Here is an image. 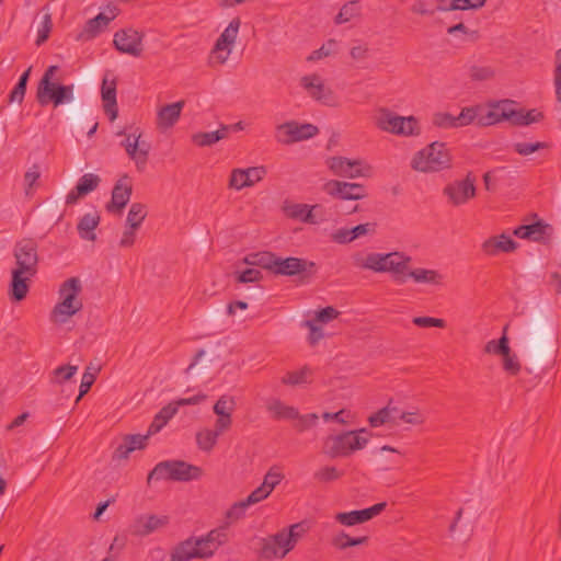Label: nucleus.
<instances>
[{"label":"nucleus","mask_w":561,"mask_h":561,"mask_svg":"<svg viewBox=\"0 0 561 561\" xmlns=\"http://www.w3.org/2000/svg\"><path fill=\"white\" fill-rule=\"evenodd\" d=\"M16 267L12 270L10 297L14 301L23 300L30 289V280L37 272V244L32 239L16 242L13 251Z\"/></svg>","instance_id":"obj_1"},{"label":"nucleus","mask_w":561,"mask_h":561,"mask_svg":"<svg viewBox=\"0 0 561 561\" xmlns=\"http://www.w3.org/2000/svg\"><path fill=\"white\" fill-rule=\"evenodd\" d=\"M453 167V156L445 142L433 141L416 151L411 168L422 173H436Z\"/></svg>","instance_id":"obj_2"},{"label":"nucleus","mask_w":561,"mask_h":561,"mask_svg":"<svg viewBox=\"0 0 561 561\" xmlns=\"http://www.w3.org/2000/svg\"><path fill=\"white\" fill-rule=\"evenodd\" d=\"M58 70V66H49L37 84L36 100L42 106L53 104L54 107H58L73 101V84H60L53 81Z\"/></svg>","instance_id":"obj_3"},{"label":"nucleus","mask_w":561,"mask_h":561,"mask_svg":"<svg viewBox=\"0 0 561 561\" xmlns=\"http://www.w3.org/2000/svg\"><path fill=\"white\" fill-rule=\"evenodd\" d=\"M364 433H367V431L360 428L330 435L323 440L322 453L332 459L348 457L353 453L362 450L368 444V437L362 436Z\"/></svg>","instance_id":"obj_4"},{"label":"nucleus","mask_w":561,"mask_h":561,"mask_svg":"<svg viewBox=\"0 0 561 561\" xmlns=\"http://www.w3.org/2000/svg\"><path fill=\"white\" fill-rule=\"evenodd\" d=\"M202 468L183 460H165L157 463L149 472L147 482L151 480L193 481L202 477Z\"/></svg>","instance_id":"obj_5"},{"label":"nucleus","mask_w":561,"mask_h":561,"mask_svg":"<svg viewBox=\"0 0 561 561\" xmlns=\"http://www.w3.org/2000/svg\"><path fill=\"white\" fill-rule=\"evenodd\" d=\"M376 125L379 129L399 136H419L421 128L414 116H400L388 108H381L376 116Z\"/></svg>","instance_id":"obj_6"},{"label":"nucleus","mask_w":561,"mask_h":561,"mask_svg":"<svg viewBox=\"0 0 561 561\" xmlns=\"http://www.w3.org/2000/svg\"><path fill=\"white\" fill-rule=\"evenodd\" d=\"M513 234L519 239L529 240L542 244L550 242L553 227L531 213L524 218V224L513 230Z\"/></svg>","instance_id":"obj_7"},{"label":"nucleus","mask_w":561,"mask_h":561,"mask_svg":"<svg viewBox=\"0 0 561 561\" xmlns=\"http://www.w3.org/2000/svg\"><path fill=\"white\" fill-rule=\"evenodd\" d=\"M314 273V262L296 256L282 257L277 255L273 274L288 277L298 276L301 284H307Z\"/></svg>","instance_id":"obj_8"},{"label":"nucleus","mask_w":561,"mask_h":561,"mask_svg":"<svg viewBox=\"0 0 561 561\" xmlns=\"http://www.w3.org/2000/svg\"><path fill=\"white\" fill-rule=\"evenodd\" d=\"M318 134L319 128L313 124L289 121L276 126L274 137L282 145H291L308 140Z\"/></svg>","instance_id":"obj_9"},{"label":"nucleus","mask_w":561,"mask_h":561,"mask_svg":"<svg viewBox=\"0 0 561 561\" xmlns=\"http://www.w3.org/2000/svg\"><path fill=\"white\" fill-rule=\"evenodd\" d=\"M531 331L530 346L534 357L537 362H542L554 346V331L541 318L535 319Z\"/></svg>","instance_id":"obj_10"},{"label":"nucleus","mask_w":561,"mask_h":561,"mask_svg":"<svg viewBox=\"0 0 561 561\" xmlns=\"http://www.w3.org/2000/svg\"><path fill=\"white\" fill-rule=\"evenodd\" d=\"M240 26L241 20L239 16L233 18L230 21L228 26L217 38L210 51V62L224 65L229 59V56L232 53L236 39L238 37Z\"/></svg>","instance_id":"obj_11"},{"label":"nucleus","mask_w":561,"mask_h":561,"mask_svg":"<svg viewBox=\"0 0 561 561\" xmlns=\"http://www.w3.org/2000/svg\"><path fill=\"white\" fill-rule=\"evenodd\" d=\"M476 178L471 172L462 180L448 183L443 190V194L447 197L448 203L455 207L467 204L476 196Z\"/></svg>","instance_id":"obj_12"},{"label":"nucleus","mask_w":561,"mask_h":561,"mask_svg":"<svg viewBox=\"0 0 561 561\" xmlns=\"http://www.w3.org/2000/svg\"><path fill=\"white\" fill-rule=\"evenodd\" d=\"M294 548L293 540L286 536V529H282L275 535L261 539L259 556L264 560L283 559Z\"/></svg>","instance_id":"obj_13"},{"label":"nucleus","mask_w":561,"mask_h":561,"mask_svg":"<svg viewBox=\"0 0 561 561\" xmlns=\"http://www.w3.org/2000/svg\"><path fill=\"white\" fill-rule=\"evenodd\" d=\"M323 190L328 195L344 201H358L367 196L366 187L359 183L330 180Z\"/></svg>","instance_id":"obj_14"},{"label":"nucleus","mask_w":561,"mask_h":561,"mask_svg":"<svg viewBox=\"0 0 561 561\" xmlns=\"http://www.w3.org/2000/svg\"><path fill=\"white\" fill-rule=\"evenodd\" d=\"M301 87L307 91L309 96L328 106L337 104L336 96L333 91L325 87L318 75L304 76L300 79Z\"/></svg>","instance_id":"obj_15"},{"label":"nucleus","mask_w":561,"mask_h":561,"mask_svg":"<svg viewBox=\"0 0 561 561\" xmlns=\"http://www.w3.org/2000/svg\"><path fill=\"white\" fill-rule=\"evenodd\" d=\"M142 38V33L134 28H126L117 31L114 34L113 43L118 51L128 54L133 57H139L144 51Z\"/></svg>","instance_id":"obj_16"},{"label":"nucleus","mask_w":561,"mask_h":561,"mask_svg":"<svg viewBox=\"0 0 561 561\" xmlns=\"http://www.w3.org/2000/svg\"><path fill=\"white\" fill-rule=\"evenodd\" d=\"M266 174L267 169L264 165L250 167L247 169H233L230 173L228 186L230 188L241 191L262 181Z\"/></svg>","instance_id":"obj_17"},{"label":"nucleus","mask_w":561,"mask_h":561,"mask_svg":"<svg viewBox=\"0 0 561 561\" xmlns=\"http://www.w3.org/2000/svg\"><path fill=\"white\" fill-rule=\"evenodd\" d=\"M133 194V183L128 174H123L112 190L111 202L106 205L110 213L121 214Z\"/></svg>","instance_id":"obj_18"},{"label":"nucleus","mask_w":561,"mask_h":561,"mask_svg":"<svg viewBox=\"0 0 561 561\" xmlns=\"http://www.w3.org/2000/svg\"><path fill=\"white\" fill-rule=\"evenodd\" d=\"M386 506V502H380L364 510L337 513L335 519L344 526L363 524L383 512Z\"/></svg>","instance_id":"obj_19"},{"label":"nucleus","mask_w":561,"mask_h":561,"mask_svg":"<svg viewBox=\"0 0 561 561\" xmlns=\"http://www.w3.org/2000/svg\"><path fill=\"white\" fill-rule=\"evenodd\" d=\"M327 164L336 176L355 179L365 175L360 160H351L345 157H331Z\"/></svg>","instance_id":"obj_20"},{"label":"nucleus","mask_w":561,"mask_h":561,"mask_svg":"<svg viewBox=\"0 0 561 561\" xmlns=\"http://www.w3.org/2000/svg\"><path fill=\"white\" fill-rule=\"evenodd\" d=\"M228 540L227 525L211 529L206 536L197 538L196 545L204 558H210Z\"/></svg>","instance_id":"obj_21"},{"label":"nucleus","mask_w":561,"mask_h":561,"mask_svg":"<svg viewBox=\"0 0 561 561\" xmlns=\"http://www.w3.org/2000/svg\"><path fill=\"white\" fill-rule=\"evenodd\" d=\"M512 103L510 100H503L491 104L486 113L478 118V124L491 126L502 121H511L514 114V108L510 106Z\"/></svg>","instance_id":"obj_22"},{"label":"nucleus","mask_w":561,"mask_h":561,"mask_svg":"<svg viewBox=\"0 0 561 561\" xmlns=\"http://www.w3.org/2000/svg\"><path fill=\"white\" fill-rule=\"evenodd\" d=\"M169 524V517L165 515H140L138 516L133 525L131 533L136 536L145 537L153 531L167 526Z\"/></svg>","instance_id":"obj_23"},{"label":"nucleus","mask_w":561,"mask_h":561,"mask_svg":"<svg viewBox=\"0 0 561 561\" xmlns=\"http://www.w3.org/2000/svg\"><path fill=\"white\" fill-rule=\"evenodd\" d=\"M386 272L392 274V278L394 282L399 284L405 283L409 274V264L411 262V256L407 255L403 252H390L388 253Z\"/></svg>","instance_id":"obj_24"},{"label":"nucleus","mask_w":561,"mask_h":561,"mask_svg":"<svg viewBox=\"0 0 561 561\" xmlns=\"http://www.w3.org/2000/svg\"><path fill=\"white\" fill-rule=\"evenodd\" d=\"M518 247V243L511 237L502 233L500 236L491 237L483 241L481 244L482 252L488 256H495L499 253H511L514 252Z\"/></svg>","instance_id":"obj_25"},{"label":"nucleus","mask_w":561,"mask_h":561,"mask_svg":"<svg viewBox=\"0 0 561 561\" xmlns=\"http://www.w3.org/2000/svg\"><path fill=\"white\" fill-rule=\"evenodd\" d=\"M149 437L150 436L148 434H135L125 436L123 443L115 448L112 457L113 460H125L134 450L145 448Z\"/></svg>","instance_id":"obj_26"},{"label":"nucleus","mask_w":561,"mask_h":561,"mask_svg":"<svg viewBox=\"0 0 561 561\" xmlns=\"http://www.w3.org/2000/svg\"><path fill=\"white\" fill-rule=\"evenodd\" d=\"M101 95L105 114L108 116L111 122L115 121L118 114L115 79L108 80L106 76L103 78Z\"/></svg>","instance_id":"obj_27"},{"label":"nucleus","mask_w":561,"mask_h":561,"mask_svg":"<svg viewBox=\"0 0 561 561\" xmlns=\"http://www.w3.org/2000/svg\"><path fill=\"white\" fill-rule=\"evenodd\" d=\"M387 259H389L388 253L373 252L367 255L356 253L353 255V263L359 268L370 270L375 273H386Z\"/></svg>","instance_id":"obj_28"},{"label":"nucleus","mask_w":561,"mask_h":561,"mask_svg":"<svg viewBox=\"0 0 561 561\" xmlns=\"http://www.w3.org/2000/svg\"><path fill=\"white\" fill-rule=\"evenodd\" d=\"M140 134L134 137L133 145L125 148V150L128 157L135 162L136 169L142 172L148 163L150 145L145 140H140Z\"/></svg>","instance_id":"obj_29"},{"label":"nucleus","mask_w":561,"mask_h":561,"mask_svg":"<svg viewBox=\"0 0 561 561\" xmlns=\"http://www.w3.org/2000/svg\"><path fill=\"white\" fill-rule=\"evenodd\" d=\"M184 101H178L160 107L157 114V126L160 129H168L175 125L184 107Z\"/></svg>","instance_id":"obj_30"},{"label":"nucleus","mask_w":561,"mask_h":561,"mask_svg":"<svg viewBox=\"0 0 561 561\" xmlns=\"http://www.w3.org/2000/svg\"><path fill=\"white\" fill-rule=\"evenodd\" d=\"M115 11L116 8L111 9L110 14L101 12L93 19L88 20L80 36L85 37L87 39H91L98 36L103 30L106 28L110 22L115 19Z\"/></svg>","instance_id":"obj_31"},{"label":"nucleus","mask_w":561,"mask_h":561,"mask_svg":"<svg viewBox=\"0 0 561 561\" xmlns=\"http://www.w3.org/2000/svg\"><path fill=\"white\" fill-rule=\"evenodd\" d=\"M81 291V280L78 277H70L66 279L59 287V300L81 306L83 308L82 300L79 298Z\"/></svg>","instance_id":"obj_32"},{"label":"nucleus","mask_w":561,"mask_h":561,"mask_svg":"<svg viewBox=\"0 0 561 561\" xmlns=\"http://www.w3.org/2000/svg\"><path fill=\"white\" fill-rule=\"evenodd\" d=\"M277 255L270 251H261L249 253L244 256L243 262L248 265L260 266L272 274L274 273Z\"/></svg>","instance_id":"obj_33"},{"label":"nucleus","mask_w":561,"mask_h":561,"mask_svg":"<svg viewBox=\"0 0 561 561\" xmlns=\"http://www.w3.org/2000/svg\"><path fill=\"white\" fill-rule=\"evenodd\" d=\"M82 309L70 302L59 300L50 312V321L56 324H65L72 316Z\"/></svg>","instance_id":"obj_34"},{"label":"nucleus","mask_w":561,"mask_h":561,"mask_svg":"<svg viewBox=\"0 0 561 561\" xmlns=\"http://www.w3.org/2000/svg\"><path fill=\"white\" fill-rule=\"evenodd\" d=\"M229 135V128L219 127L215 131L197 133L192 136L193 142L198 147H209L214 144L227 138Z\"/></svg>","instance_id":"obj_35"},{"label":"nucleus","mask_w":561,"mask_h":561,"mask_svg":"<svg viewBox=\"0 0 561 561\" xmlns=\"http://www.w3.org/2000/svg\"><path fill=\"white\" fill-rule=\"evenodd\" d=\"M100 222V216L98 214H85L78 222L77 229L81 239L88 241H94L96 236L94 229Z\"/></svg>","instance_id":"obj_36"},{"label":"nucleus","mask_w":561,"mask_h":561,"mask_svg":"<svg viewBox=\"0 0 561 561\" xmlns=\"http://www.w3.org/2000/svg\"><path fill=\"white\" fill-rule=\"evenodd\" d=\"M317 206H309L307 204H291L284 207L286 215L293 219H299L307 224H314L312 210Z\"/></svg>","instance_id":"obj_37"},{"label":"nucleus","mask_w":561,"mask_h":561,"mask_svg":"<svg viewBox=\"0 0 561 561\" xmlns=\"http://www.w3.org/2000/svg\"><path fill=\"white\" fill-rule=\"evenodd\" d=\"M543 118L542 112L537 108H531L528 111L524 110H514V114L511 117V122L516 126H528L534 123H538Z\"/></svg>","instance_id":"obj_38"},{"label":"nucleus","mask_w":561,"mask_h":561,"mask_svg":"<svg viewBox=\"0 0 561 561\" xmlns=\"http://www.w3.org/2000/svg\"><path fill=\"white\" fill-rule=\"evenodd\" d=\"M268 412L277 420H293L298 417V410L294 407L286 405L280 400L274 399L266 405Z\"/></svg>","instance_id":"obj_39"},{"label":"nucleus","mask_w":561,"mask_h":561,"mask_svg":"<svg viewBox=\"0 0 561 561\" xmlns=\"http://www.w3.org/2000/svg\"><path fill=\"white\" fill-rule=\"evenodd\" d=\"M408 277L413 278V280L419 284L439 285L443 280V276L437 271L426 268L409 271Z\"/></svg>","instance_id":"obj_40"},{"label":"nucleus","mask_w":561,"mask_h":561,"mask_svg":"<svg viewBox=\"0 0 561 561\" xmlns=\"http://www.w3.org/2000/svg\"><path fill=\"white\" fill-rule=\"evenodd\" d=\"M312 370L308 366H304L299 370L288 371L282 378L284 385L301 386L311 382Z\"/></svg>","instance_id":"obj_41"},{"label":"nucleus","mask_w":561,"mask_h":561,"mask_svg":"<svg viewBox=\"0 0 561 561\" xmlns=\"http://www.w3.org/2000/svg\"><path fill=\"white\" fill-rule=\"evenodd\" d=\"M32 67H28L19 78V81L9 94V102L22 104L26 92L27 82L31 76Z\"/></svg>","instance_id":"obj_42"},{"label":"nucleus","mask_w":561,"mask_h":561,"mask_svg":"<svg viewBox=\"0 0 561 561\" xmlns=\"http://www.w3.org/2000/svg\"><path fill=\"white\" fill-rule=\"evenodd\" d=\"M362 7L358 0H352L345 3L339 14L335 16L336 24L350 22L352 19L360 15Z\"/></svg>","instance_id":"obj_43"},{"label":"nucleus","mask_w":561,"mask_h":561,"mask_svg":"<svg viewBox=\"0 0 561 561\" xmlns=\"http://www.w3.org/2000/svg\"><path fill=\"white\" fill-rule=\"evenodd\" d=\"M147 217V207L141 203H133L126 218V226L139 228Z\"/></svg>","instance_id":"obj_44"},{"label":"nucleus","mask_w":561,"mask_h":561,"mask_svg":"<svg viewBox=\"0 0 561 561\" xmlns=\"http://www.w3.org/2000/svg\"><path fill=\"white\" fill-rule=\"evenodd\" d=\"M219 435L215 430L204 428L196 434V444L203 451H210L217 444Z\"/></svg>","instance_id":"obj_45"},{"label":"nucleus","mask_w":561,"mask_h":561,"mask_svg":"<svg viewBox=\"0 0 561 561\" xmlns=\"http://www.w3.org/2000/svg\"><path fill=\"white\" fill-rule=\"evenodd\" d=\"M507 325L504 327L503 335L499 340H491L484 346L488 354L503 355L510 351L508 337L506 335Z\"/></svg>","instance_id":"obj_46"},{"label":"nucleus","mask_w":561,"mask_h":561,"mask_svg":"<svg viewBox=\"0 0 561 561\" xmlns=\"http://www.w3.org/2000/svg\"><path fill=\"white\" fill-rule=\"evenodd\" d=\"M101 179L93 173L83 174L77 183V193L88 195L93 192L100 184Z\"/></svg>","instance_id":"obj_47"},{"label":"nucleus","mask_w":561,"mask_h":561,"mask_svg":"<svg viewBox=\"0 0 561 561\" xmlns=\"http://www.w3.org/2000/svg\"><path fill=\"white\" fill-rule=\"evenodd\" d=\"M397 411H398L397 408H391L390 405H387V407L380 409L379 411H377L376 413L371 414L368 417V422L371 427H378V426H381V425H383L386 423H390V422L396 423V420L391 416V414H392V412H397Z\"/></svg>","instance_id":"obj_48"},{"label":"nucleus","mask_w":561,"mask_h":561,"mask_svg":"<svg viewBox=\"0 0 561 561\" xmlns=\"http://www.w3.org/2000/svg\"><path fill=\"white\" fill-rule=\"evenodd\" d=\"M367 540H368V537H366V536L353 538V537H350L345 533H341L340 535H337L333 538L332 543L335 548H337L340 550H345L350 547L363 545V543L367 542Z\"/></svg>","instance_id":"obj_49"},{"label":"nucleus","mask_w":561,"mask_h":561,"mask_svg":"<svg viewBox=\"0 0 561 561\" xmlns=\"http://www.w3.org/2000/svg\"><path fill=\"white\" fill-rule=\"evenodd\" d=\"M100 371V368L99 367H92V366H88L83 376H82V379H81V383H80V388H79V396L77 398V401L80 400L84 394H87L89 392V390L91 389L92 385L94 383L95 379H96V375L99 374Z\"/></svg>","instance_id":"obj_50"},{"label":"nucleus","mask_w":561,"mask_h":561,"mask_svg":"<svg viewBox=\"0 0 561 561\" xmlns=\"http://www.w3.org/2000/svg\"><path fill=\"white\" fill-rule=\"evenodd\" d=\"M236 409V400L231 396L224 394L221 396L213 407V411L216 415L218 414H227L232 416V413Z\"/></svg>","instance_id":"obj_51"},{"label":"nucleus","mask_w":561,"mask_h":561,"mask_svg":"<svg viewBox=\"0 0 561 561\" xmlns=\"http://www.w3.org/2000/svg\"><path fill=\"white\" fill-rule=\"evenodd\" d=\"M78 371V366L75 365H62L53 370L51 381L56 383H62L71 379Z\"/></svg>","instance_id":"obj_52"},{"label":"nucleus","mask_w":561,"mask_h":561,"mask_svg":"<svg viewBox=\"0 0 561 561\" xmlns=\"http://www.w3.org/2000/svg\"><path fill=\"white\" fill-rule=\"evenodd\" d=\"M548 144L543 141H536V142H515L513 145V149L516 153L520 156H529L540 149L548 148Z\"/></svg>","instance_id":"obj_53"},{"label":"nucleus","mask_w":561,"mask_h":561,"mask_svg":"<svg viewBox=\"0 0 561 561\" xmlns=\"http://www.w3.org/2000/svg\"><path fill=\"white\" fill-rule=\"evenodd\" d=\"M283 479L284 474L282 473L280 469L276 466H273L264 476L262 484L272 493Z\"/></svg>","instance_id":"obj_54"},{"label":"nucleus","mask_w":561,"mask_h":561,"mask_svg":"<svg viewBox=\"0 0 561 561\" xmlns=\"http://www.w3.org/2000/svg\"><path fill=\"white\" fill-rule=\"evenodd\" d=\"M343 476L342 471H339L333 466H325L317 470L313 474L314 479L319 482H331L340 479Z\"/></svg>","instance_id":"obj_55"},{"label":"nucleus","mask_w":561,"mask_h":561,"mask_svg":"<svg viewBox=\"0 0 561 561\" xmlns=\"http://www.w3.org/2000/svg\"><path fill=\"white\" fill-rule=\"evenodd\" d=\"M503 357V369L511 376L519 374L522 366L516 354H513L511 350L501 355Z\"/></svg>","instance_id":"obj_56"},{"label":"nucleus","mask_w":561,"mask_h":561,"mask_svg":"<svg viewBox=\"0 0 561 561\" xmlns=\"http://www.w3.org/2000/svg\"><path fill=\"white\" fill-rule=\"evenodd\" d=\"M554 70H553V84L556 98L561 103V47L554 55Z\"/></svg>","instance_id":"obj_57"},{"label":"nucleus","mask_w":561,"mask_h":561,"mask_svg":"<svg viewBox=\"0 0 561 561\" xmlns=\"http://www.w3.org/2000/svg\"><path fill=\"white\" fill-rule=\"evenodd\" d=\"M51 27H53L51 14L47 11L43 15L41 25L37 30V39H36L37 45H41L42 43L47 41L49 33L51 31Z\"/></svg>","instance_id":"obj_58"},{"label":"nucleus","mask_w":561,"mask_h":561,"mask_svg":"<svg viewBox=\"0 0 561 561\" xmlns=\"http://www.w3.org/2000/svg\"><path fill=\"white\" fill-rule=\"evenodd\" d=\"M471 3L470 0H451L449 3H447L445 0H440L439 4L437 5V11H465V10H471Z\"/></svg>","instance_id":"obj_59"},{"label":"nucleus","mask_w":561,"mask_h":561,"mask_svg":"<svg viewBox=\"0 0 561 561\" xmlns=\"http://www.w3.org/2000/svg\"><path fill=\"white\" fill-rule=\"evenodd\" d=\"M250 505L245 500L234 503L226 513V518L236 522L244 517L245 511Z\"/></svg>","instance_id":"obj_60"},{"label":"nucleus","mask_w":561,"mask_h":561,"mask_svg":"<svg viewBox=\"0 0 561 561\" xmlns=\"http://www.w3.org/2000/svg\"><path fill=\"white\" fill-rule=\"evenodd\" d=\"M336 45L334 39H329L319 49L313 50L307 58L308 61H316L330 56Z\"/></svg>","instance_id":"obj_61"},{"label":"nucleus","mask_w":561,"mask_h":561,"mask_svg":"<svg viewBox=\"0 0 561 561\" xmlns=\"http://www.w3.org/2000/svg\"><path fill=\"white\" fill-rule=\"evenodd\" d=\"M318 419V414L316 413H309L306 415H300L298 413V417L295 419L297 420L295 427L298 432H305L317 424Z\"/></svg>","instance_id":"obj_62"},{"label":"nucleus","mask_w":561,"mask_h":561,"mask_svg":"<svg viewBox=\"0 0 561 561\" xmlns=\"http://www.w3.org/2000/svg\"><path fill=\"white\" fill-rule=\"evenodd\" d=\"M433 124L440 128H455L456 125V116L449 113H436L433 116Z\"/></svg>","instance_id":"obj_63"},{"label":"nucleus","mask_w":561,"mask_h":561,"mask_svg":"<svg viewBox=\"0 0 561 561\" xmlns=\"http://www.w3.org/2000/svg\"><path fill=\"white\" fill-rule=\"evenodd\" d=\"M304 325L309 329L308 341L310 345H316L321 339H323L322 328L317 325L314 320H306Z\"/></svg>","instance_id":"obj_64"}]
</instances>
